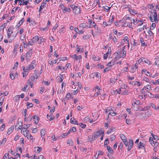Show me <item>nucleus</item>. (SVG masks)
I'll return each instance as SVG.
<instances>
[{"instance_id":"63","label":"nucleus","mask_w":159,"mask_h":159,"mask_svg":"<svg viewBox=\"0 0 159 159\" xmlns=\"http://www.w3.org/2000/svg\"><path fill=\"white\" fill-rule=\"evenodd\" d=\"M154 91L157 93L159 92V86L157 87L154 89Z\"/></svg>"},{"instance_id":"8","label":"nucleus","mask_w":159,"mask_h":159,"mask_svg":"<svg viewBox=\"0 0 159 159\" xmlns=\"http://www.w3.org/2000/svg\"><path fill=\"white\" fill-rule=\"evenodd\" d=\"M138 62L139 63L141 62H144L150 65L151 64L150 62L147 58L143 57H141L139 60Z\"/></svg>"},{"instance_id":"13","label":"nucleus","mask_w":159,"mask_h":159,"mask_svg":"<svg viewBox=\"0 0 159 159\" xmlns=\"http://www.w3.org/2000/svg\"><path fill=\"white\" fill-rule=\"evenodd\" d=\"M116 111V110L115 108H113V110L109 112L108 116V117H109V115H110L112 116H114L116 115L117 114L115 112V111Z\"/></svg>"},{"instance_id":"43","label":"nucleus","mask_w":159,"mask_h":159,"mask_svg":"<svg viewBox=\"0 0 159 159\" xmlns=\"http://www.w3.org/2000/svg\"><path fill=\"white\" fill-rule=\"evenodd\" d=\"M149 106L150 107H152L156 110H157V107H156V106L153 103H150V104Z\"/></svg>"},{"instance_id":"32","label":"nucleus","mask_w":159,"mask_h":159,"mask_svg":"<svg viewBox=\"0 0 159 159\" xmlns=\"http://www.w3.org/2000/svg\"><path fill=\"white\" fill-rule=\"evenodd\" d=\"M120 89H128V86L126 85L125 84H121V87L120 88Z\"/></svg>"},{"instance_id":"5","label":"nucleus","mask_w":159,"mask_h":159,"mask_svg":"<svg viewBox=\"0 0 159 159\" xmlns=\"http://www.w3.org/2000/svg\"><path fill=\"white\" fill-rule=\"evenodd\" d=\"M104 134V132L101 130L98 131L93 134L92 137V139L93 140H95L96 138L101 136V135Z\"/></svg>"},{"instance_id":"45","label":"nucleus","mask_w":159,"mask_h":159,"mask_svg":"<svg viewBox=\"0 0 159 159\" xmlns=\"http://www.w3.org/2000/svg\"><path fill=\"white\" fill-rule=\"evenodd\" d=\"M139 148L143 149L144 148V144L143 143L140 142L139 144Z\"/></svg>"},{"instance_id":"18","label":"nucleus","mask_w":159,"mask_h":159,"mask_svg":"<svg viewBox=\"0 0 159 159\" xmlns=\"http://www.w3.org/2000/svg\"><path fill=\"white\" fill-rule=\"evenodd\" d=\"M21 132L25 136H27V134L28 133V131L25 129V128H23L21 131Z\"/></svg>"},{"instance_id":"11","label":"nucleus","mask_w":159,"mask_h":159,"mask_svg":"<svg viewBox=\"0 0 159 159\" xmlns=\"http://www.w3.org/2000/svg\"><path fill=\"white\" fill-rule=\"evenodd\" d=\"M71 57L73 59H74L75 61H79L82 58V56L81 55L77 56L76 54L71 56Z\"/></svg>"},{"instance_id":"58","label":"nucleus","mask_w":159,"mask_h":159,"mask_svg":"<svg viewBox=\"0 0 159 159\" xmlns=\"http://www.w3.org/2000/svg\"><path fill=\"white\" fill-rule=\"evenodd\" d=\"M9 153H5L4 156H3V159H8L9 157Z\"/></svg>"},{"instance_id":"7","label":"nucleus","mask_w":159,"mask_h":159,"mask_svg":"<svg viewBox=\"0 0 159 159\" xmlns=\"http://www.w3.org/2000/svg\"><path fill=\"white\" fill-rule=\"evenodd\" d=\"M129 84L132 86H136L138 87H140L143 85V83L142 82L137 81L130 82Z\"/></svg>"},{"instance_id":"53","label":"nucleus","mask_w":159,"mask_h":159,"mask_svg":"<svg viewBox=\"0 0 159 159\" xmlns=\"http://www.w3.org/2000/svg\"><path fill=\"white\" fill-rule=\"evenodd\" d=\"M25 137H26L28 139H31L33 138V137L30 134H29L28 133L27 134V136H25Z\"/></svg>"},{"instance_id":"51","label":"nucleus","mask_w":159,"mask_h":159,"mask_svg":"<svg viewBox=\"0 0 159 159\" xmlns=\"http://www.w3.org/2000/svg\"><path fill=\"white\" fill-rule=\"evenodd\" d=\"M113 108L111 107H108L106 110L105 112L107 113L111 111Z\"/></svg>"},{"instance_id":"41","label":"nucleus","mask_w":159,"mask_h":159,"mask_svg":"<svg viewBox=\"0 0 159 159\" xmlns=\"http://www.w3.org/2000/svg\"><path fill=\"white\" fill-rule=\"evenodd\" d=\"M33 118L34 119V123L37 124L38 123L39 120V118L36 116H34Z\"/></svg>"},{"instance_id":"9","label":"nucleus","mask_w":159,"mask_h":159,"mask_svg":"<svg viewBox=\"0 0 159 159\" xmlns=\"http://www.w3.org/2000/svg\"><path fill=\"white\" fill-rule=\"evenodd\" d=\"M14 28L12 27H10L8 29L7 31V35L8 38H10L11 36V34L13 33V30Z\"/></svg>"},{"instance_id":"26","label":"nucleus","mask_w":159,"mask_h":159,"mask_svg":"<svg viewBox=\"0 0 159 159\" xmlns=\"http://www.w3.org/2000/svg\"><path fill=\"white\" fill-rule=\"evenodd\" d=\"M120 136L123 142H125V141L127 140L126 137L123 134H120Z\"/></svg>"},{"instance_id":"56","label":"nucleus","mask_w":159,"mask_h":159,"mask_svg":"<svg viewBox=\"0 0 159 159\" xmlns=\"http://www.w3.org/2000/svg\"><path fill=\"white\" fill-rule=\"evenodd\" d=\"M56 79L57 80V81L60 83L63 80V79L61 78L60 76H57L56 77Z\"/></svg>"},{"instance_id":"23","label":"nucleus","mask_w":159,"mask_h":159,"mask_svg":"<svg viewBox=\"0 0 159 159\" xmlns=\"http://www.w3.org/2000/svg\"><path fill=\"white\" fill-rule=\"evenodd\" d=\"M140 42L141 45L142 46H147V44L144 42L143 39V37H141L140 38Z\"/></svg>"},{"instance_id":"17","label":"nucleus","mask_w":159,"mask_h":159,"mask_svg":"<svg viewBox=\"0 0 159 159\" xmlns=\"http://www.w3.org/2000/svg\"><path fill=\"white\" fill-rule=\"evenodd\" d=\"M31 50H29L26 54V59H29L30 58L31 56L32 55Z\"/></svg>"},{"instance_id":"31","label":"nucleus","mask_w":159,"mask_h":159,"mask_svg":"<svg viewBox=\"0 0 159 159\" xmlns=\"http://www.w3.org/2000/svg\"><path fill=\"white\" fill-rule=\"evenodd\" d=\"M47 118L49 119L50 121H52L54 120V116L52 115H47Z\"/></svg>"},{"instance_id":"20","label":"nucleus","mask_w":159,"mask_h":159,"mask_svg":"<svg viewBox=\"0 0 159 159\" xmlns=\"http://www.w3.org/2000/svg\"><path fill=\"white\" fill-rule=\"evenodd\" d=\"M32 40L33 41L34 43L35 44L36 42L39 41V37L38 36L36 35L34 37H33L32 39Z\"/></svg>"},{"instance_id":"16","label":"nucleus","mask_w":159,"mask_h":159,"mask_svg":"<svg viewBox=\"0 0 159 159\" xmlns=\"http://www.w3.org/2000/svg\"><path fill=\"white\" fill-rule=\"evenodd\" d=\"M22 122L20 121L18 122L17 124L15 126L16 129H21L22 128Z\"/></svg>"},{"instance_id":"28","label":"nucleus","mask_w":159,"mask_h":159,"mask_svg":"<svg viewBox=\"0 0 159 159\" xmlns=\"http://www.w3.org/2000/svg\"><path fill=\"white\" fill-rule=\"evenodd\" d=\"M115 60H112L110 62L108 63L107 64V66L111 67L112 66H113L114 65L115 63Z\"/></svg>"},{"instance_id":"34","label":"nucleus","mask_w":159,"mask_h":159,"mask_svg":"<svg viewBox=\"0 0 159 159\" xmlns=\"http://www.w3.org/2000/svg\"><path fill=\"white\" fill-rule=\"evenodd\" d=\"M30 78L31 79V80L34 82L35 80L37 79H38V76L37 75H35L34 76V75H31L30 77Z\"/></svg>"},{"instance_id":"29","label":"nucleus","mask_w":159,"mask_h":159,"mask_svg":"<svg viewBox=\"0 0 159 159\" xmlns=\"http://www.w3.org/2000/svg\"><path fill=\"white\" fill-rule=\"evenodd\" d=\"M107 149L108 152L111 154L114 153V151L109 146H107Z\"/></svg>"},{"instance_id":"1","label":"nucleus","mask_w":159,"mask_h":159,"mask_svg":"<svg viewBox=\"0 0 159 159\" xmlns=\"http://www.w3.org/2000/svg\"><path fill=\"white\" fill-rule=\"evenodd\" d=\"M150 18L151 22L157 23L159 20V16L157 15L155 10H153L150 15Z\"/></svg>"},{"instance_id":"62","label":"nucleus","mask_w":159,"mask_h":159,"mask_svg":"<svg viewBox=\"0 0 159 159\" xmlns=\"http://www.w3.org/2000/svg\"><path fill=\"white\" fill-rule=\"evenodd\" d=\"M149 141L151 144L152 146H153V144L154 141H153V138H149Z\"/></svg>"},{"instance_id":"33","label":"nucleus","mask_w":159,"mask_h":159,"mask_svg":"<svg viewBox=\"0 0 159 159\" xmlns=\"http://www.w3.org/2000/svg\"><path fill=\"white\" fill-rule=\"evenodd\" d=\"M16 10L20 11V8L19 7H14L11 12V14H13L14 12H15Z\"/></svg>"},{"instance_id":"42","label":"nucleus","mask_w":159,"mask_h":159,"mask_svg":"<svg viewBox=\"0 0 159 159\" xmlns=\"http://www.w3.org/2000/svg\"><path fill=\"white\" fill-rule=\"evenodd\" d=\"M76 131V129L75 127H72L69 131L68 132L69 134L71 132H75Z\"/></svg>"},{"instance_id":"25","label":"nucleus","mask_w":159,"mask_h":159,"mask_svg":"<svg viewBox=\"0 0 159 159\" xmlns=\"http://www.w3.org/2000/svg\"><path fill=\"white\" fill-rule=\"evenodd\" d=\"M144 89L147 91H149L152 89V87L149 84H148L144 87Z\"/></svg>"},{"instance_id":"44","label":"nucleus","mask_w":159,"mask_h":159,"mask_svg":"<svg viewBox=\"0 0 159 159\" xmlns=\"http://www.w3.org/2000/svg\"><path fill=\"white\" fill-rule=\"evenodd\" d=\"M67 143L72 146L73 145V142L71 139H69L67 140Z\"/></svg>"},{"instance_id":"54","label":"nucleus","mask_w":159,"mask_h":159,"mask_svg":"<svg viewBox=\"0 0 159 159\" xmlns=\"http://www.w3.org/2000/svg\"><path fill=\"white\" fill-rule=\"evenodd\" d=\"M58 59L59 60V61H65L67 60V58L66 57H59Z\"/></svg>"},{"instance_id":"6","label":"nucleus","mask_w":159,"mask_h":159,"mask_svg":"<svg viewBox=\"0 0 159 159\" xmlns=\"http://www.w3.org/2000/svg\"><path fill=\"white\" fill-rule=\"evenodd\" d=\"M125 46H124L122 48V49L120 50L119 51H118V52H116V53L117 54V56L115 57V61H117L122 56V52L124 50L125 48Z\"/></svg>"},{"instance_id":"37","label":"nucleus","mask_w":159,"mask_h":159,"mask_svg":"<svg viewBox=\"0 0 159 159\" xmlns=\"http://www.w3.org/2000/svg\"><path fill=\"white\" fill-rule=\"evenodd\" d=\"M49 28L48 26L47 25L46 26L45 28H43L42 27H39V29L40 30H42L43 31H47L48 30Z\"/></svg>"},{"instance_id":"4","label":"nucleus","mask_w":159,"mask_h":159,"mask_svg":"<svg viewBox=\"0 0 159 159\" xmlns=\"http://www.w3.org/2000/svg\"><path fill=\"white\" fill-rule=\"evenodd\" d=\"M141 117L143 119H145L149 117L151 115V112L149 111H148L145 112H142L140 113Z\"/></svg>"},{"instance_id":"19","label":"nucleus","mask_w":159,"mask_h":159,"mask_svg":"<svg viewBox=\"0 0 159 159\" xmlns=\"http://www.w3.org/2000/svg\"><path fill=\"white\" fill-rule=\"evenodd\" d=\"M94 28L95 33L97 34H98L101 32V30L100 29L98 28L97 25H95L94 27Z\"/></svg>"},{"instance_id":"21","label":"nucleus","mask_w":159,"mask_h":159,"mask_svg":"<svg viewBox=\"0 0 159 159\" xmlns=\"http://www.w3.org/2000/svg\"><path fill=\"white\" fill-rule=\"evenodd\" d=\"M76 49L78 52H83L84 51L83 48L81 46H76Z\"/></svg>"},{"instance_id":"38","label":"nucleus","mask_w":159,"mask_h":159,"mask_svg":"<svg viewBox=\"0 0 159 159\" xmlns=\"http://www.w3.org/2000/svg\"><path fill=\"white\" fill-rule=\"evenodd\" d=\"M13 129L14 127L13 126H11L10 128H9L8 130L7 134H11L12 132Z\"/></svg>"},{"instance_id":"55","label":"nucleus","mask_w":159,"mask_h":159,"mask_svg":"<svg viewBox=\"0 0 159 159\" xmlns=\"http://www.w3.org/2000/svg\"><path fill=\"white\" fill-rule=\"evenodd\" d=\"M142 79V80L145 81L146 82L149 83L150 80L149 79L146 77H143Z\"/></svg>"},{"instance_id":"48","label":"nucleus","mask_w":159,"mask_h":159,"mask_svg":"<svg viewBox=\"0 0 159 159\" xmlns=\"http://www.w3.org/2000/svg\"><path fill=\"white\" fill-rule=\"evenodd\" d=\"M103 8H104V10L106 12H107L109 11L110 10V7H109L106 6H103Z\"/></svg>"},{"instance_id":"64","label":"nucleus","mask_w":159,"mask_h":159,"mask_svg":"<svg viewBox=\"0 0 159 159\" xmlns=\"http://www.w3.org/2000/svg\"><path fill=\"white\" fill-rule=\"evenodd\" d=\"M155 64L159 67V57L155 61Z\"/></svg>"},{"instance_id":"60","label":"nucleus","mask_w":159,"mask_h":159,"mask_svg":"<svg viewBox=\"0 0 159 159\" xmlns=\"http://www.w3.org/2000/svg\"><path fill=\"white\" fill-rule=\"evenodd\" d=\"M7 141V139L6 138H4L1 142V145H4L5 143Z\"/></svg>"},{"instance_id":"10","label":"nucleus","mask_w":159,"mask_h":159,"mask_svg":"<svg viewBox=\"0 0 159 159\" xmlns=\"http://www.w3.org/2000/svg\"><path fill=\"white\" fill-rule=\"evenodd\" d=\"M92 26H89L87 23H81L79 25L80 28H92Z\"/></svg>"},{"instance_id":"49","label":"nucleus","mask_w":159,"mask_h":159,"mask_svg":"<svg viewBox=\"0 0 159 159\" xmlns=\"http://www.w3.org/2000/svg\"><path fill=\"white\" fill-rule=\"evenodd\" d=\"M142 73H144L147 76H148V75H147L146 73H147L148 74H150V72L146 70L145 69H143L142 70Z\"/></svg>"},{"instance_id":"52","label":"nucleus","mask_w":159,"mask_h":159,"mask_svg":"<svg viewBox=\"0 0 159 159\" xmlns=\"http://www.w3.org/2000/svg\"><path fill=\"white\" fill-rule=\"evenodd\" d=\"M35 151H37L38 153L39 152L42 150V148L41 147H37L35 148Z\"/></svg>"},{"instance_id":"36","label":"nucleus","mask_w":159,"mask_h":159,"mask_svg":"<svg viewBox=\"0 0 159 159\" xmlns=\"http://www.w3.org/2000/svg\"><path fill=\"white\" fill-rule=\"evenodd\" d=\"M71 10L69 7H65V8L62 10V11L63 12H69Z\"/></svg>"},{"instance_id":"47","label":"nucleus","mask_w":159,"mask_h":159,"mask_svg":"<svg viewBox=\"0 0 159 159\" xmlns=\"http://www.w3.org/2000/svg\"><path fill=\"white\" fill-rule=\"evenodd\" d=\"M123 40L125 42V43H129V39L127 36H125Z\"/></svg>"},{"instance_id":"46","label":"nucleus","mask_w":159,"mask_h":159,"mask_svg":"<svg viewBox=\"0 0 159 159\" xmlns=\"http://www.w3.org/2000/svg\"><path fill=\"white\" fill-rule=\"evenodd\" d=\"M10 76L11 79L13 80L17 76V74L15 76H14L13 73H10Z\"/></svg>"},{"instance_id":"35","label":"nucleus","mask_w":159,"mask_h":159,"mask_svg":"<svg viewBox=\"0 0 159 159\" xmlns=\"http://www.w3.org/2000/svg\"><path fill=\"white\" fill-rule=\"evenodd\" d=\"M129 93V91L127 90V89H126L124 91H122L121 94L122 95H128Z\"/></svg>"},{"instance_id":"39","label":"nucleus","mask_w":159,"mask_h":159,"mask_svg":"<svg viewBox=\"0 0 159 159\" xmlns=\"http://www.w3.org/2000/svg\"><path fill=\"white\" fill-rule=\"evenodd\" d=\"M129 10L130 12V13L133 14H137L136 11L135 10H134L132 9L131 8H129Z\"/></svg>"},{"instance_id":"12","label":"nucleus","mask_w":159,"mask_h":159,"mask_svg":"<svg viewBox=\"0 0 159 159\" xmlns=\"http://www.w3.org/2000/svg\"><path fill=\"white\" fill-rule=\"evenodd\" d=\"M133 144V141L131 139H130L129 140V144L127 148L128 151H130L132 149Z\"/></svg>"},{"instance_id":"15","label":"nucleus","mask_w":159,"mask_h":159,"mask_svg":"<svg viewBox=\"0 0 159 159\" xmlns=\"http://www.w3.org/2000/svg\"><path fill=\"white\" fill-rule=\"evenodd\" d=\"M88 22L89 24L90 25H90L91 26H92V27H94L95 25H96V24L95 23V22L92 19H89L88 20Z\"/></svg>"},{"instance_id":"59","label":"nucleus","mask_w":159,"mask_h":159,"mask_svg":"<svg viewBox=\"0 0 159 159\" xmlns=\"http://www.w3.org/2000/svg\"><path fill=\"white\" fill-rule=\"evenodd\" d=\"M23 78L26 77V76L28 75V71H25H25L23 70Z\"/></svg>"},{"instance_id":"2","label":"nucleus","mask_w":159,"mask_h":159,"mask_svg":"<svg viewBox=\"0 0 159 159\" xmlns=\"http://www.w3.org/2000/svg\"><path fill=\"white\" fill-rule=\"evenodd\" d=\"M36 65L35 61L33 60L30 64L27 66L26 67L24 66H22V68L23 70L25 71V72L28 71L29 70L34 69L36 66Z\"/></svg>"},{"instance_id":"57","label":"nucleus","mask_w":159,"mask_h":159,"mask_svg":"<svg viewBox=\"0 0 159 159\" xmlns=\"http://www.w3.org/2000/svg\"><path fill=\"white\" fill-rule=\"evenodd\" d=\"M46 2H43L42 3L41 5L40 6V9H43L44 8V7H45V5L46 4Z\"/></svg>"},{"instance_id":"27","label":"nucleus","mask_w":159,"mask_h":159,"mask_svg":"<svg viewBox=\"0 0 159 159\" xmlns=\"http://www.w3.org/2000/svg\"><path fill=\"white\" fill-rule=\"evenodd\" d=\"M92 59L93 60L96 61L100 60L101 58L98 57H96L94 55H92Z\"/></svg>"},{"instance_id":"30","label":"nucleus","mask_w":159,"mask_h":159,"mask_svg":"<svg viewBox=\"0 0 159 159\" xmlns=\"http://www.w3.org/2000/svg\"><path fill=\"white\" fill-rule=\"evenodd\" d=\"M24 21V18H22L21 19V20L19 22L17 25L16 26L18 27L20 26L21 25L23 24Z\"/></svg>"},{"instance_id":"24","label":"nucleus","mask_w":159,"mask_h":159,"mask_svg":"<svg viewBox=\"0 0 159 159\" xmlns=\"http://www.w3.org/2000/svg\"><path fill=\"white\" fill-rule=\"evenodd\" d=\"M116 80L115 78H111L110 80V82L109 83L110 85L113 84L116 81Z\"/></svg>"},{"instance_id":"61","label":"nucleus","mask_w":159,"mask_h":159,"mask_svg":"<svg viewBox=\"0 0 159 159\" xmlns=\"http://www.w3.org/2000/svg\"><path fill=\"white\" fill-rule=\"evenodd\" d=\"M156 26V25L154 23H152L150 27V30H153Z\"/></svg>"},{"instance_id":"40","label":"nucleus","mask_w":159,"mask_h":159,"mask_svg":"<svg viewBox=\"0 0 159 159\" xmlns=\"http://www.w3.org/2000/svg\"><path fill=\"white\" fill-rule=\"evenodd\" d=\"M34 44H35L34 43L33 41L31 39L29 41V42L28 43H27L26 46H32Z\"/></svg>"},{"instance_id":"3","label":"nucleus","mask_w":159,"mask_h":159,"mask_svg":"<svg viewBox=\"0 0 159 159\" xmlns=\"http://www.w3.org/2000/svg\"><path fill=\"white\" fill-rule=\"evenodd\" d=\"M70 7L72 8L73 12L74 14H77L80 13V8L79 7H78L74 5H70Z\"/></svg>"},{"instance_id":"14","label":"nucleus","mask_w":159,"mask_h":159,"mask_svg":"<svg viewBox=\"0 0 159 159\" xmlns=\"http://www.w3.org/2000/svg\"><path fill=\"white\" fill-rule=\"evenodd\" d=\"M138 68V64L136 63L130 69V72L132 73H134L135 72L137 69Z\"/></svg>"},{"instance_id":"50","label":"nucleus","mask_w":159,"mask_h":159,"mask_svg":"<svg viewBox=\"0 0 159 159\" xmlns=\"http://www.w3.org/2000/svg\"><path fill=\"white\" fill-rule=\"evenodd\" d=\"M46 131L44 129H42L41 130V137H42L43 136H44L46 133Z\"/></svg>"},{"instance_id":"22","label":"nucleus","mask_w":159,"mask_h":159,"mask_svg":"<svg viewBox=\"0 0 159 159\" xmlns=\"http://www.w3.org/2000/svg\"><path fill=\"white\" fill-rule=\"evenodd\" d=\"M104 154V153L101 151H98L96 152V154H98L97 157H96V155L94 156L95 158H97L99 156H103Z\"/></svg>"}]
</instances>
